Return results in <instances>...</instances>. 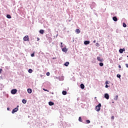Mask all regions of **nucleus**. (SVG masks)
<instances>
[{"label": "nucleus", "mask_w": 128, "mask_h": 128, "mask_svg": "<svg viewBox=\"0 0 128 128\" xmlns=\"http://www.w3.org/2000/svg\"><path fill=\"white\" fill-rule=\"evenodd\" d=\"M52 60H56V58H52Z\"/></svg>", "instance_id": "nucleus-39"}, {"label": "nucleus", "mask_w": 128, "mask_h": 128, "mask_svg": "<svg viewBox=\"0 0 128 128\" xmlns=\"http://www.w3.org/2000/svg\"><path fill=\"white\" fill-rule=\"evenodd\" d=\"M32 89L30 88L28 89V94H32Z\"/></svg>", "instance_id": "nucleus-7"}, {"label": "nucleus", "mask_w": 128, "mask_h": 128, "mask_svg": "<svg viewBox=\"0 0 128 128\" xmlns=\"http://www.w3.org/2000/svg\"><path fill=\"white\" fill-rule=\"evenodd\" d=\"M80 88L82 90H84V85L83 84H80Z\"/></svg>", "instance_id": "nucleus-11"}, {"label": "nucleus", "mask_w": 128, "mask_h": 128, "mask_svg": "<svg viewBox=\"0 0 128 128\" xmlns=\"http://www.w3.org/2000/svg\"><path fill=\"white\" fill-rule=\"evenodd\" d=\"M28 72L30 74H32V69H29L28 70Z\"/></svg>", "instance_id": "nucleus-19"}, {"label": "nucleus", "mask_w": 128, "mask_h": 128, "mask_svg": "<svg viewBox=\"0 0 128 128\" xmlns=\"http://www.w3.org/2000/svg\"><path fill=\"white\" fill-rule=\"evenodd\" d=\"M18 108H14L12 110V114H14V112H18Z\"/></svg>", "instance_id": "nucleus-4"}, {"label": "nucleus", "mask_w": 128, "mask_h": 128, "mask_svg": "<svg viewBox=\"0 0 128 128\" xmlns=\"http://www.w3.org/2000/svg\"><path fill=\"white\" fill-rule=\"evenodd\" d=\"M68 64H70V62H65V64H64V66H68Z\"/></svg>", "instance_id": "nucleus-9"}, {"label": "nucleus", "mask_w": 128, "mask_h": 128, "mask_svg": "<svg viewBox=\"0 0 128 128\" xmlns=\"http://www.w3.org/2000/svg\"><path fill=\"white\" fill-rule=\"evenodd\" d=\"M22 102H23L24 104H26V100L24 99L22 100Z\"/></svg>", "instance_id": "nucleus-20"}, {"label": "nucleus", "mask_w": 128, "mask_h": 128, "mask_svg": "<svg viewBox=\"0 0 128 128\" xmlns=\"http://www.w3.org/2000/svg\"><path fill=\"white\" fill-rule=\"evenodd\" d=\"M6 18H12V16H10V14H8V15L6 16Z\"/></svg>", "instance_id": "nucleus-18"}, {"label": "nucleus", "mask_w": 128, "mask_h": 128, "mask_svg": "<svg viewBox=\"0 0 128 128\" xmlns=\"http://www.w3.org/2000/svg\"><path fill=\"white\" fill-rule=\"evenodd\" d=\"M105 87H106V88H108V84H106V86H105Z\"/></svg>", "instance_id": "nucleus-36"}, {"label": "nucleus", "mask_w": 128, "mask_h": 128, "mask_svg": "<svg viewBox=\"0 0 128 128\" xmlns=\"http://www.w3.org/2000/svg\"><path fill=\"white\" fill-rule=\"evenodd\" d=\"M118 96L116 95L115 98H114V100H118Z\"/></svg>", "instance_id": "nucleus-17"}, {"label": "nucleus", "mask_w": 128, "mask_h": 128, "mask_svg": "<svg viewBox=\"0 0 128 128\" xmlns=\"http://www.w3.org/2000/svg\"><path fill=\"white\" fill-rule=\"evenodd\" d=\"M112 20H114V22H118V18H116V16L113 17Z\"/></svg>", "instance_id": "nucleus-8"}, {"label": "nucleus", "mask_w": 128, "mask_h": 128, "mask_svg": "<svg viewBox=\"0 0 128 128\" xmlns=\"http://www.w3.org/2000/svg\"><path fill=\"white\" fill-rule=\"evenodd\" d=\"M17 92H18V90H16V89H13L11 91V94H16Z\"/></svg>", "instance_id": "nucleus-3"}, {"label": "nucleus", "mask_w": 128, "mask_h": 128, "mask_svg": "<svg viewBox=\"0 0 128 128\" xmlns=\"http://www.w3.org/2000/svg\"><path fill=\"white\" fill-rule=\"evenodd\" d=\"M49 106H54V103L52 102H48Z\"/></svg>", "instance_id": "nucleus-12"}, {"label": "nucleus", "mask_w": 128, "mask_h": 128, "mask_svg": "<svg viewBox=\"0 0 128 128\" xmlns=\"http://www.w3.org/2000/svg\"><path fill=\"white\" fill-rule=\"evenodd\" d=\"M62 52H68V50L66 48H62Z\"/></svg>", "instance_id": "nucleus-13"}, {"label": "nucleus", "mask_w": 128, "mask_h": 128, "mask_svg": "<svg viewBox=\"0 0 128 128\" xmlns=\"http://www.w3.org/2000/svg\"><path fill=\"white\" fill-rule=\"evenodd\" d=\"M119 52H120V54H122L124 52H122V49L120 48L119 50Z\"/></svg>", "instance_id": "nucleus-21"}, {"label": "nucleus", "mask_w": 128, "mask_h": 128, "mask_svg": "<svg viewBox=\"0 0 128 128\" xmlns=\"http://www.w3.org/2000/svg\"><path fill=\"white\" fill-rule=\"evenodd\" d=\"M76 34H80V29H76Z\"/></svg>", "instance_id": "nucleus-14"}, {"label": "nucleus", "mask_w": 128, "mask_h": 128, "mask_svg": "<svg viewBox=\"0 0 128 128\" xmlns=\"http://www.w3.org/2000/svg\"><path fill=\"white\" fill-rule=\"evenodd\" d=\"M31 56H32V58L34 56V53L31 54Z\"/></svg>", "instance_id": "nucleus-28"}, {"label": "nucleus", "mask_w": 128, "mask_h": 128, "mask_svg": "<svg viewBox=\"0 0 128 128\" xmlns=\"http://www.w3.org/2000/svg\"><path fill=\"white\" fill-rule=\"evenodd\" d=\"M97 60L98 61V62H102L104 61V59L103 58H100V56H98L97 57Z\"/></svg>", "instance_id": "nucleus-5"}, {"label": "nucleus", "mask_w": 128, "mask_h": 128, "mask_svg": "<svg viewBox=\"0 0 128 128\" xmlns=\"http://www.w3.org/2000/svg\"><path fill=\"white\" fill-rule=\"evenodd\" d=\"M86 122H87L88 124H90V120H86Z\"/></svg>", "instance_id": "nucleus-27"}, {"label": "nucleus", "mask_w": 128, "mask_h": 128, "mask_svg": "<svg viewBox=\"0 0 128 128\" xmlns=\"http://www.w3.org/2000/svg\"><path fill=\"white\" fill-rule=\"evenodd\" d=\"M43 90H44V92H48L50 91L46 89H44V88H43Z\"/></svg>", "instance_id": "nucleus-26"}, {"label": "nucleus", "mask_w": 128, "mask_h": 128, "mask_svg": "<svg viewBox=\"0 0 128 128\" xmlns=\"http://www.w3.org/2000/svg\"><path fill=\"white\" fill-rule=\"evenodd\" d=\"M50 72H48L46 73V76H50Z\"/></svg>", "instance_id": "nucleus-30"}, {"label": "nucleus", "mask_w": 128, "mask_h": 128, "mask_svg": "<svg viewBox=\"0 0 128 128\" xmlns=\"http://www.w3.org/2000/svg\"><path fill=\"white\" fill-rule=\"evenodd\" d=\"M7 110H9L10 108H8Z\"/></svg>", "instance_id": "nucleus-41"}, {"label": "nucleus", "mask_w": 128, "mask_h": 128, "mask_svg": "<svg viewBox=\"0 0 128 128\" xmlns=\"http://www.w3.org/2000/svg\"><path fill=\"white\" fill-rule=\"evenodd\" d=\"M112 120H114V116H112Z\"/></svg>", "instance_id": "nucleus-31"}, {"label": "nucleus", "mask_w": 128, "mask_h": 128, "mask_svg": "<svg viewBox=\"0 0 128 128\" xmlns=\"http://www.w3.org/2000/svg\"><path fill=\"white\" fill-rule=\"evenodd\" d=\"M96 46H100V44L97 42L96 44Z\"/></svg>", "instance_id": "nucleus-25"}, {"label": "nucleus", "mask_w": 128, "mask_h": 128, "mask_svg": "<svg viewBox=\"0 0 128 128\" xmlns=\"http://www.w3.org/2000/svg\"><path fill=\"white\" fill-rule=\"evenodd\" d=\"M99 64L100 66H104V63L102 62H100Z\"/></svg>", "instance_id": "nucleus-22"}, {"label": "nucleus", "mask_w": 128, "mask_h": 128, "mask_svg": "<svg viewBox=\"0 0 128 128\" xmlns=\"http://www.w3.org/2000/svg\"><path fill=\"white\" fill-rule=\"evenodd\" d=\"M123 26H124V28H126V23L124 22L123 23Z\"/></svg>", "instance_id": "nucleus-23"}, {"label": "nucleus", "mask_w": 128, "mask_h": 128, "mask_svg": "<svg viewBox=\"0 0 128 128\" xmlns=\"http://www.w3.org/2000/svg\"><path fill=\"white\" fill-rule=\"evenodd\" d=\"M104 98L106 100H108L110 98V96L108 94H104Z\"/></svg>", "instance_id": "nucleus-6"}, {"label": "nucleus", "mask_w": 128, "mask_h": 128, "mask_svg": "<svg viewBox=\"0 0 128 128\" xmlns=\"http://www.w3.org/2000/svg\"><path fill=\"white\" fill-rule=\"evenodd\" d=\"M62 94L64 96H66L67 94L66 91H62Z\"/></svg>", "instance_id": "nucleus-16"}, {"label": "nucleus", "mask_w": 128, "mask_h": 128, "mask_svg": "<svg viewBox=\"0 0 128 128\" xmlns=\"http://www.w3.org/2000/svg\"><path fill=\"white\" fill-rule=\"evenodd\" d=\"M24 42H29L30 40L28 38V36H26L24 38Z\"/></svg>", "instance_id": "nucleus-2"}, {"label": "nucleus", "mask_w": 128, "mask_h": 128, "mask_svg": "<svg viewBox=\"0 0 128 128\" xmlns=\"http://www.w3.org/2000/svg\"><path fill=\"white\" fill-rule=\"evenodd\" d=\"M2 69L0 68V74H2Z\"/></svg>", "instance_id": "nucleus-33"}, {"label": "nucleus", "mask_w": 128, "mask_h": 128, "mask_svg": "<svg viewBox=\"0 0 128 128\" xmlns=\"http://www.w3.org/2000/svg\"><path fill=\"white\" fill-rule=\"evenodd\" d=\"M90 41L86 40L84 42V44H85L86 45L90 44Z\"/></svg>", "instance_id": "nucleus-10"}, {"label": "nucleus", "mask_w": 128, "mask_h": 128, "mask_svg": "<svg viewBox=\"0 0 128 128\" xmlns=\"http://www.w3.org/2000/svg\"><path fill=\"white\" fill-rule=\"evenodd\" d=\"M117 78H120V74H117Z\"/></svg>", "instance_id": "nucleus-29"}, {"label": "nucleus", "mask_w": 128, "mask_h": 128, "mask_svg": "<svg viewBox=\"0 0 128 128\" xmlns=\"http://www.w3.org/2000/svg\"><path fill=\"white\" fill-rule=\"evenodd\" d=\"M96 40H94L93 42L96 43Z\"/></svg>", "instance_id": "nucleus-40"}, {"label": "nucleus", "mask_w": 128, "mask_h": 128, "mask_svg": "<svg viewBox=\"0 0 128 128\" xmlns=\"http://www.w3.org/2000/svg\"><path fill=\"white\" fill-rule=\"evenodd\" d=\"M100 108H102V104L100 103L97 106H96V112H100Z\"/></svg>", "instance_id": "nucleus-1"}, {"label": "nucleus", "mask_w": 128, "mask_h": 128, "mask_svg": "<svg viewBox=\"0 0 128 128\" xmlns=\"http://www.w3.org/2000/svg\"><path fill=\"white\" fill-rule=\"evenodd\" d=\"M122 50L123 52H125V51H126V49L123 48V49H122Z\"/></svg>", "instance_id": "nucleus-35"}, {"label": "nucleus", "mask_w": 128, "mask_h": 128, "mask_svg": "<svg viewBox=\"0 0 128 128\" xmlns=\"http://www.w3.org/2000/svg\"><path fill=\"white\" fill-rule=\"evenodd\" d=\"M118 68H122V66H120V65H118Z\"/></svg>", "instance_id": "nucleus-38"}, {"label": "nucleus", "mask_w": 128, "mask_h": 128, "mask_svg": "<svg viewBox=\"0 0 128 128\" xmlns=\"http://www.w3.org/2000/svg\"><path fill=\"white\" fill-rule=\"evenodd\" d=\"M78 120L79 122H82V117H79Z\"/></svg>", "instance_id": "nucleus-24"}, {"label": "nucleus", "mask_w": 128, "mask_h": 128, "mask_svg": "<svg viewBox=\"0 0 128 128\" xmlns=\"http://www.w3.org/2000/svg\"><path fill=\"white\" fill-rule=\"evenodd\" d=\"M60 44H61L60 46L61 48H63L64 46H62V42H61Z\"/></svg>", "instance_id": "nucleus-32"}, {"label": "nucleus", "mask_w": 128, "mask_h": 128, "mask_svg": "<svg viewBox=\"0 0 128 128\" xmlns=\"http://www.w3.org/2000/svg\"><path fill=\"white\" fill-rule=\"evenodd\" d=\"M126 68H128V64H126Z\"/></svg>", "instance_id": "nucleus-37"}, {"label": "nucleus", "mask_w": 128, "mask_h": 128, "mask_svg": "<svg viewBox=\"0 0 128 128\" xmlns=\"http://www.w3.org/2000/svg\"><path fill=\"white\" fill-rule=\"evenodd\" d=\"M106 84H108V82L106 81Z\"/></svg>", "instance_id": "nucleus-34"}, {"label": "nucleus", "mask_w": 128, "mask_h": 128, "mask_svg": "<svg viewBox=\"0 0 128 128\" xmlns=\"http://www.w3.org/2000/svg\"><path fill=\"white\" fill-rule=\"evenodd\" d=\"M40 32L41 34H44V30H40Z\"/></svg>", "instance_id": "nucleus-15"}]
</instances>
